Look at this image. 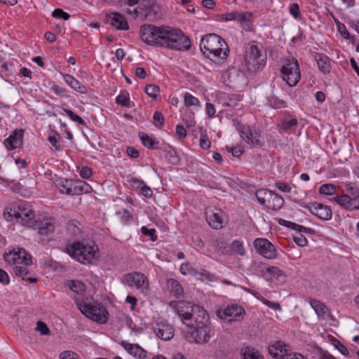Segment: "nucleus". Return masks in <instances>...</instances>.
Masks as SVG:
<instances>
[{"mask_svg": "<svg viewBox=\"0 0 359 359\" xmlns=\"http://www.w3.org/2000/svg\"><path fill=\"white\" fill-rule=\"evenodd\" d=\"M4 216L8 221L15 218L18 223L37 229L41 243L43 245L50 240L55 230V224L51 218L45 217L36 219L35 212L29 208L13 205L5 208Z\"/></svg>", "mask_w": 359, "mask_h": 359, "instance_id": "nucleus-1", "label": "nucleus"}, {"mask_svg": "<svg viewBox=\"0 0 359 359\" xmlns=\"http://www.w3.org/2000/svg\"><path fill=\"white\" fill-rule=\"evenodd\" d=\"M200 48L203 55L217 65H221L227 60L229 52L228 45L217 34L204 36L201 40Z\"/></svg>", "mask_w": 359, "mask_h": 359, "instance_id": "nucleus-2", "label": "nucleus"}, {"mask_svg": "<svg viewBox=\"0 0 359 359\" xmlns=\"http://www.w3.org/2000/svg\"><path fill=\"white\" fill-rule=\"evenodd\" d=\"M184 306H178L176 313L182 323L188 327H196L210 325L207 311L198 305L190 306L189 304L180 303Z\"/></svg>", "mask_w": 359, "mask_h": 359, "instance_id": "nucleus-3", "label": "nucleus"}, {"mask_svg": "<svg viewBox=\"0 0 359 359\" xmlns=\"http://www.w3.org/2000/svg\"><path fill=\"white\" fill-rule=\"evenodd\" d=\"M158 46L175 50H188L191 41L182 30L168 26H162Z\"/></svg>", "mask_w": 359, "mask_h": 359, "instance_id": "nucleus-4", "label": "nucleus"}, {"mask_svg": "<svg viewBox=\"0 0 359 359\" xmlns=\"http://www.w3.org/2000/svg\"><path fill=\"white\" fill-rule=\"evenodd\" d=\"M98 247L94 243L74 242L68 244L65 252L83 264L91 263L98 257Z\"/></svg>", "mask_w": 359, "mask_h": 359, "instance_id": "nucleus-5", "label": "nucleus"}, {"mask_svg": "<svg viewBox=\"0 0 359 359\" xmlns=\"http://www.w3.org/2000/svg\"><path fill=\"white\" fill-rule=\"evenodd\" d=\"M266 58L262 45L256 41L248 43L245 56V66L248 72L255 73L262 69L265 66Z\"/></svg>", "mask_w": 359, "mask_h": 359, "instance_id": "nucleus-6", "label": "nucleus"}, {"mask_svg": "<svg viewBox=\"0 0 359 359\" xmlns=\"http://www.w3.org/2000/svg\"><path fill=\"white\" fill-rule=\"evenodd\" d=\"M234 126L249 148H261L264 146V137L259 129L253 126L244 125L238 120L234 121Z\"/></svg>", "mask_w": 359, "mask_h": 359, "instance_id": "nucleus-7", "label": "nucleus"}, {"mask_svg": "<svg viewBox=\"0 0 359 359\" xmlns=\"http://www.w3.org/2000/svg\"><path fill=\"white\" fill-rule=\"evenodd\" d=\"M56 186L61 194L70 196H79L90 193L93 188L90 184L81 180L59 179Z\"/></svg>", "mask_w": 359, "mask_h": 359, "instance_id": "nucleus-8", "label": "nucleus"}, {"mask_svg": "<svg viewBox=\"0 0 359 359\" xmlns=\"http://www.w3.org/2000/svg\"><path fill=\"white\" fill-rule=\"evenodd\" d=\"M280 74L283 81L290 86H295L301 79L299 63L294 57L286 58L281 67Z\"/></svg>", "mask_w": 359, "mask_h": 359, "instance_id": "nucleus-9", "label": "nucleus"}, {"mask_svg": "<svg viewBox=\"0 0 359 359\" xmlns=\"http://www.w3.org/2000/svg\"><path fill=\"white\" fill-rule=\"evenodd\" d=\"M78 307L83 315L97 323L104 324L108 320L109 313L104 306L100 304L81 302L78 304Z\"/></svg>", "mask_w": 359, "mask_h": 359, "instance_id": "nucleus-10", "label": "nucleus"}, {"mask_svg": "<svg viewBox=\"0 0 359 359\" xmlns=\"http://www.w3.org/2000/svg\"><path fill=\"white\" fill-rule=\"evenodd\" d=\"M133 12L134 18H140L148 20H155L161 16L156 0H142Z\"/></svg>", "mask_w": 359, "mask_h": 359, "instance_id": "nucleus-11", "label": "nucleus"}, {"mask_svg": "<svg viewBox=\"0 0 359 359\" xmlns=\"http://www.w3.org/2000/svg\"><path fill=\"white\" fill-rule=\"evenodd\" d=\"M258 202L268 209L277 210L280 209L284 204L283 197L268 189H259L255 193Z\"/></svg>", "mask_w": 359, "mask_h": 359, "instance_id": "nucleus-12", "label": "nucleus"}, {"mask_svg": "<svg viewBox=\"0 0 359 359\" xmlns=\"http://www.w3.org/2000/svg\"><path fill=\"white\" fill-rule=\"evenodd\" d=\"M217 316L226 323L240 321L245 315L244 309L238 304H231L224 308H219L216 311Z\"/></svg>", "mask_w": 359, "mask_h": 359, "instance_id": "nucleus-13", "label": "nucleus"}, {"mask_svg": "<svg viewBox=\"0 0 359 359\" xmlns=\"http://www.w3.org/2000/svg\"><path fill=\"white\" fill-rule=\"evenodd\" d=\"M258 269L262 276L268 281L283 284L286 281L284 272L276 266H269L265 264H259Z\"/></svg>", "mask_w": 359, "mask_h": 359, "instance_id": "nucleus-14", "label": "nucleus"}, {"mask_svg": "<svg viewBox=\"0 0 359 359\" xmlns=\"http://www.w3.org/2000/svg\"><path fill=\"white\" fill-rule=\"evenodd\" d=\"M161 29L162 26L158 27L153 25H144L140 28V38L147 44L158 46Z\"/></svg>", "mask_w": 359, "mask_h": 359, "instance_id": "nucleus-15", "label": "nucleus"}, {"mask_svg": "<svg viewBox=\"0 0 359 359\" xmlns=\"http://www.w3.org/2000/svg\"><path fill=\"white\" fill-rule=\"evenodd\" d=\"M4 257L8 264L15 266L20 264L30 266L32 264L31 255L22 248L13 249L8 253H5Z\"/></svg>", "mask_w": 359, "mask_h": 359, "instance_id": "nucleus-16", "label": "nucleus"}, {"mask_svg": "<svg viewBox=\"0 0 359 359\" xmlns=\"http://www.w3.org/2000/svg\"><path fill=\"white\" fill-rule=\"evenodd\" d=\"M189 328L191 330L188 331L185 335L188 341H194L197 344H203L207 343L210 340V325Z\"/></svg>", "mask_w": 359, "mask_h": 359, "instance_id": "nucleus-17", "label": "nucleus"}, {"mask_svg": "<svg viewBox=\"0 0 359 359\" xmlns=\"http://www.w3.org/2000/svg\"><path fill=\"white\" fill-rule=\"evenodd\" d=\"M279 224L297 231V234L293 236V240L297 245L300 247L307 245V239L301 233H310L313 231L311 229L284 219H280Z\"/></svg>", "mask_w": 359, "mask_h": 359, "instance_id": "nucleus-18", "label": "nucleus"}, {"mask_svg": "<svg viewBox=\"0 0 359 359\" xmlns=\"http://www.w3.org/2000/svg\"><path fill=\"white\" fill-rule=\"evenodd\" d=\"M253 244L257 251L266 259H271L276 257V247L266 238H256Z\"/></svg>", "mask_w": 359, "mask_h": 359, "instance_id": "nucleus-19", "label": "nucleus"}, {"mask_svg": "<svg viewBox=\"0 0 359 359\" xmlns=\"http://www.w3.org/2000/svg\"><path fill=\"white\" fill-rule=\"evenodd\" d=\"M344 209L348 211H354L359 210V194L355 196H348V194H344L341 196H336L332 198Z\"/></svg>", "mask_w": 359, "mask_h": 359, "instance_id": "nucleus-20", "label": "nucleus"}, {"mask_svg": "<svg viewBox=\"0 0 359 359\" xmlns=\"http://www.w3.org/2000/svg\"><path fill=\"white\" fill-rule=\"evenodd\" d=\"M124 281L130 286L137 289L147 288L148 281L147 277L140 272L129 273L124 276Z\"/></svg>", "mask_w": 359, "mask_h": 359, "instance_id": "nucleus-21", "label": "nucleus"}, {"mask_svg": "<svg viewBox=\"0 0 359 359\" xmlns=\"http://www.w3.org/2000/svg\"><path fill=\"white\" fill-rule=\"evenodd\" d=\"M310 212L317 217L323 221H328L332 219V212L327 205L320 203H313L308 206Z\"/></svg>", "mask_w": 359, "mask_h": 359, "instance_id": "nucleus-22", "label": "nucleus"}, {"mask_svg": "<svg viewBox=\"0 0 359 359\" xmlns=\"http://www.w3.org/2000/svg\"><path fill=\"white\" fill-rule=\"evenodd\" d=\"M105 22L116 29L127 30L129 29L125 17L118 13H111L106 15Z\"/></svg>", "mask_w": 359, "mask_h": 359, "instance_id": "nucleus-23", "label": "nucleus"}, {"mask_svg": "<svg viewBox=\"0 0 359 359\" xmlns=\"http://www.w3.org/2000/svg\"><path fill=\"white\" fill-rule=\"evenodd\" d=\"M121 346L131 356L137 359H145L147 358V352L137 344H131L127 341L122 340L120 343Z\"/></svg>", "mask_w": 359, "mask_h": 359, "instance_id": "nucleus-24", "label": "nucleus"}, {"mask_svg": "<svg viewBox=\"0 0 359 359\" xmlns=\"http://www.w3.org/2000/svg\"><path fill=\"white\" fill-rule=\"evenodd\" d=\"M22 130H15L8 138L4 141V144L8 150H13L22 145Z\"/></svg>", "mask_w": 359, "mask_h": 359, "instance_id": "nucleus-25", "label": "nucleus"}, {"mask_svg": "<svg viewBox=\"0 0 359 359\" xmlns=\"http://www.w3.org/2000/svg\"><path fill=\"white\" fill-rule=\"evenodd\" d=\"M155 333L158 337L164 341H168L173 337L174 328L167 323H161L157 324Z\"/></svg>", "mask_w": 359, "mask_h": 359, "instance_id": "nucleus-26", "label": "nucleus"}, {"mask_svg": "<svg viewBox=\"0 0 359 359\" xmlns=\"http://www.w3.org/2000/svg\"><path fill=\"white\" fill-rule=\"evenodd\" d=\"M241 100V96L238 94L222 93L219 97V102L224 107H236Z\"/></svg>", "mask_w": 359, "mask_h": 359, "instance_id": "nucleus-27", "label": "nucleus"}, {"mask_svg": "<svg viewBox=\"0 0 359 359\" xmlns=\"http://www.w3.org/2000/svg\"><path fill=\"white\" fill-rule=\"evenodd\" d=\"M13 271L17 276L20 277L22 280L28 281L29 283H36L37 281L36 278L31 276L32 272L28 270L27 266L25 264L14 266Z\"/></svg>", "mask_w": 359, "mask_h": 359, "instance_id": "nucleus-28", "label": "nucleus"}, {"mask_svg": "<svg viewBox=\"0 0 359 359\" xmlns=\"http://www.w3.org/2000/svg\"><path fill=\"white\" fill-rule=\"evenodd\" d=\"M206 220L208 224L215 229H220L223 226V218L220 211L214 212L212 211L206 212Z\"/></svg>", "mask_w": 359, "mask_h": 359, "instance_id": "nucleus-29", "label": "nucleus"}, {"mask_svg": "<svg viewBox=\"0 0 359 359\" xmlns=\"http://www.w3.org/2000/svg\"><path fill=\"white\" fill-rule=\"evenodd\" d=\"M289 346L281 341H277L269 347V354L276 359H282V356L286 354Z\"/></svg>", "mask_w": 359, "mask_h": 359, "instance_id": "nucleus-30", "label": "nucleus"}, {"mask_svg": "<svg viewBox=\"0 0 359 359\" xmlns=\"http://www.w3.org/2000/svg\"><path fill=\"white\" fill-rule=\"evenodd\" d=\"M315 60L318 69L323 74H329L331 70L330 58L324 54L316 53Z\"/></svg>", "mask_w": 359, "mask_h": 359, "instance_id": "nucleus-31", "label": "nucleus"}, {"mask_svg": "<svg viewBox=\"0 0 359 359\" xmlns=\"http://www.w3.org/2000/svg\"><path fill=\"white\" fill-rule=\"evenodd\" d=\"M81 224L77 220H72L67 224V232L72 238H77L81 236Z\"/></svg>", "mask_w": 359, "mask_h": 359, "instance_id": "nucleus-32", "label": "nucleus"}, {"mask_svg": "<svg viewBox=\"0 0 359 359\" xmlns=\"http://www.w3.org/2000/svg\"><path fill=\"white\" fill-rule=\"evenodd\" d=\"M139 137L142 144L148 149H156L158 148V141L156 140L149 135L142 132L139 133Z\"/></svg>", "mask_w": 359, "mask_h": 359, "instance_id": "nucleus-33", "label": "nucleus"}, {"mask_svg": "<svg viewBox=\"0 0 359 359\" xmlns=\"http://www.w3.org/2000/svg\"><path fill=\"white\" fill-rule=\"evenodd\" d=\"M310 304L316 313L318 318H321L323 319L325 318L327 308L323 303L316 299H311L310 301Z\"/></svg>", "mask_w": 359, "mask_h": 359, "instance_id": "nucleus-34", "label": "nucleus"}, {"mask_svg": "<svg viewBox=\"0 0 359 359\" xmlns=\"http://www.w3.org/2000/svg\"><path fill=\"white\" fill-rule=\"evenodd\" d=\"M241 355L243 359H264L262 355L257 350L250 346L243 348Z\"/></svg>", "mask_w": 359, "mask_h": 359, "instance_id": "nucleus-35", "label": "nucleus"}, {"mask_svg": "<svg viewBox=\"0 0 359 359\" xmlns=\"http://www.w3.org/2000/svg\"><path fill=\"white\" fill-rule=\"evenodd\" d=\"M168 285L171 292L176 297H180L183 294V288L180 283L174 278L168 280Z\"/></svg>", "mask_w": 359, "mask_h": 359, "instance_id": "nucleus-36", "label": "nucleus"}, {"mask_svg": "<svg viewBox=\"0 0 359 359\" xmlns=\"http://www.w3.org/2000/svg\"><path fill=\"white\" fill-rule=\"evenodd\" d=\"M133 185H135L137 188L140 189L141 194H142L145 197L150 198L152 196L153 192L151 189L148 186H147L143 182L137 179H133Z\"/></svg>", "mask_w": 359, "mask_h": 359, "instance_id": "nucleus-37", "label": "nucleus"}, {"mask_svg": "<svg viewBox=\"0 0 359 359\" xmlns=\"http://www.w3.org/2000/svg\"><path fill=\"white\" fill-rule=\"evenodd\" d=\"M164 152L165 153V158L169 161V163L172 164H177L180 161V158L177 154L176 150L168 146L165 149Z\"/></svg>", "mask_w": 359, "mask_h": 359, "instance_id": "nucleus-38", "label": "nucleus"}, {"mask_svg": "<svg viewBox=\"0 0 359 359\" xmlns=\"http://www.w3.org/2000/svg\"><path fill=\"white\" fill-rule=\"evenodd\" d=\"M68 286L71 290L79 294H81L86 291L85 284L78 280H70L68 283Z\"/></svg>", "mask_w": 359, "mask_h": 359, "instance_id": "nucleus-39", "label": "nucleus"}, {"mask_svg": "<svg viewBox=\"0 0 359 359\" xmlns=\"http://www.w3.org/2000/svg\"><path fill=\"white\" fill-rule=\"evenodd\" d=\"M184 105L187 107H200L201 106V102H200L199 100L197 97L193 96L189 93H184Z\"/></svg>", "mask_w": 359, "mask_h": 359, "instance_id": "nucleus-40", "label": "nucleus"}, {"mask_svg": "<svg viewBox=\"0 0 359 359\" xmlns=\"http://www.w3.org/2000/svg\"><path fill=\"white\" fill-rule=\"evenodd\" d=\"M298 123L297 119L296 118L287 119L286 118H283L280 122V128L284 131H290L293 129L294 127L297 126Z\"/></svg>", "mask_w": 359, "mask_h": 359, "instance_id": "nucleus-41", "label": "nucleus"}, {"mask_svg": "<svg viewBox=\"0 0 359 359\" xmlns=\"http://www.w3.org/2000/svg\"><path fill=\"white\" fill-rule=\"evenodd\" d=\"M116 102L122 107H128L130 103L129 93L127 91H121L116 97Z\"/></svg>", "mask_w": 359, "mask_h": 359, "instance_id": "nucleus-42", "label": "nucleus"}, {"mask_svg": "<svg viewBox=\"0 0 359 359\" xmlns=\"http://www.w3.org/2000/svg\"><path fill=\"white\" fill-rule=\"evenodd\" d=\"M230 250L241 256H243L245 254L243 243L238 240H235L231 243L229 251Z\"/></svg>", "mask_w": 359, "mask_h": 359, "instance_id": "nucleus-43", "label": "nucleus"}, {"mask_svg": "<svg viewBox=\"0 0 359 359\" xmlns=\"http://www.w3.org/2000/svg\"><path fill=\"white\" fill-rule=\"evenodd\" d=\"M337 28L341 36L345 39H353L354 37H351L346 27L344 24L340 22L338 20H335Z\"/></svg>", "mask_w": 359, "mask_h": 359, "instance_id": "nucleus-44", "label": "nucleus"}, {"mask_svg": "<svg viewBox=\"0 0 359 359\" xmlns=\"http://www.w3.org/2000/svg\"><path fill=\"white\" fill-rule=\"evenodd\" d=\"M144 91L147 93V95H148L150 97H152L153 99L156 98L160 93V89L158 86L154 84H149L146 86Z\"/></svg>", "mask_w": 359, "mask_h": 359, "instance_id": "nucleus-45", "label": "nucleus"}, {"mask_svg": "<svg viewBox=\"0 0 359 359\" xmlns=\"http://www.w3.org/2000/svg\"><path fill=\"white\" fill-rule=\"evenodd\" d=\"M336 187L331 184H325L320 186L319 193L323 195L331 196L335 194Z\"/></svg>", "mask_w": 359, "mask_h": 359, "instance_id": "nucleus-46", "label": "nucleus"}, {"mask_svg": "<svg viewBox=\"0 0 359 359\" xmlns=\"http://www.w3.org/2000/svg\"><path fill=\"white\" fill-rule=\"evenodd\" d=\"M1 183H4L6 186L11 187L15 192H20L21 189V184L20 182H17L15 180H8L3 177H0Z\"/></svg>", "mask_w": 359, "mask_h": 359, "instance_id": "nucleus-47", "label": "nucleus"}, {"mask_svg": "<svg viewBox=\"0 0 359 359\" xmlns=\"http://www.w3.org/2000/svg\"><path fill=\"white\" fill-rule=\"evenodd\" d=\"M64 111L73 121L81 126H86V122L81 116L74 114L71 109H64Z\"/></svg>", "mask_w": 359, "mask_h": 359, "instance_id": "nucleus-48", "label": "nucleus"}, {"mask_svg": "<svg viewBox=\"0 0 359 359\" xmlns=\"http://www.w3.org/2000/svg\"><path fill=\"white\" fill-rule=\"evenodd\" d=\"M226 149L234 157H239L244 153V148L241 145H236L234 147L226 146Z\"/></svg>", "mask_w": 359, "mask_h": 359, "instance_id": "nucleus-49", "label": "nucleus"}, {"mask_svg": "<svg viewBox=\"0 0 359 359\" xmlns=\"http://www.w3.org/2000/svg\"><path fill=\"white\" fill-rule=\"evenodd\" d=\"M71 88L81 94H86L88 93L87 88L84 85L81 84V82L75 78L72 82V86H71Z\"/></svg>", "mask_w": 359, "mask_h": 359, "instance_id": "nucleus-50", "label": "nucleus"}, {"mask_svg": "<svg viewBox=\"0 0 359 359\" xmlns=\"http://www.w3.org/2000/svg\"><path fill=\"white\" fill-rule=\"evenodd\" d=\"M154 124L158 128H161L164 125V117L160 111H155L153 116Z\"/></svg>", "mask_w": 359, "mask_h": 359, "instance_id": "nucleus-51", "label": "nucleus"}, {"mask_svg": "<svg viewBox=\"0 0 359 359\" xmlns=\"http://www.w3.org/2000/svg\"><path fill=\"white\" fill-rule=\"evenodd\" d=\"M236 20L239 22L241 24L245 23L249 20H252V13L250 12L238 13L236 12Z\"/></svg>", "mask_w": 359, "mask_h": 359, "instance_id": "nucleus-52", "label": "nucleus"}, {"mask_svg": "<svg viewBox=\"0 0 359 359\" xmlns=\"http://www.w3.org/2000/svg\"><path fill=\"white\" fill-rule=\"evenodd\" d=\"M52 16L55 18H62L64 20H68L70 18V15L61 8H55L52 12Z\"/></svg>", "mask_w": 359, "mask_h": 359, "instance_id": "nucleus-53", "label": "nucleus"}, {"mask_svg": "<svg viewBox=\"0 0 359 359\" xmlns=\"http://www.w3.org/2000/svg\"><path fill=\"white\" fill-rule=\"evenodd\" d=\"M141 232L144 235L149 236L152 241H156L158 239V237L156 234V230L154 229H148L146 226H142L141 228Z\"/></svg>", "mask_w": 359, "mask_h": 359, "instance_id": "nucleus-54", "label": "nucleus"}, {"mask_svg": "<svg viewBox=\"0 0 359 359\" xmlns=\"http://www.w3.org/2000/svg\"><path fill=\"white\" fill-rule=\"evenodd\" d=\"M36 330L37 331L40 332V333L42 335H49L50 334V330H49L48 327L47 326V325L45 323H43L41 320L37 322Z\"/></svg>", "mask_w": 359, "mask_h": 359, "instance_id": "nucleus-55", "label": "nucleus"}, {"mask_svg": "<svg viewBox=\"0 0 359 359\" xmlns=\"http://www.w3.org/2000/svg\"><path fill=\"white\" fill-rule=\"evenodd\" d=\"M346 190L349 193L348 196H355L359 194V187L353 183H347L345 184Z\"/></svg>", "mask_w": 359, "mask_h": 359, "instance_id": "nucleus-56", "label": "nucleus"}, {"mask_svg": "<svg viewBox=\"0 0 359 359\" xmlns=\"http://www.w3.org/2000/svg\"><path fill=\"white\" fill-rule=\"evenodd\" d=\"M289 12L291 14V15L294 19H299L300 18V11H299V6L297 4L293 3L290 5L289 7Z\"/></svg>", "mask_w": 359, "mask_h": 359, "instance_id": "nucleus-57", "label": "nucleus"}, {"mask_svg": "<svg viewBox=\"0 0 359 359\" xmlns=\"http://www.w3.org/2000/svg\"><path fill=\"white\" fill-rule=\"evenodd\" d=\"M334 347L344 355L348 356L349 355V351L347 348L343 345L339 341L335 340L334 341Z\"/></svg>", "mask_w": 359, "mask_h": 359, "instance_id": "nucleus-58", "label": "nucleus"}, {"mask_svg": "<svg viewBox=\"0 0 359 359\" xmlns=\"http://www.w3.org/2000/svg\"><path fill=\"white\" fill-rule=\"evenodd\" d=\"M60 140V135L58 133H55L54 135L48 137V141L52 144L53 147L55 148V149L59 150L60 149V146L58 144Z\"/></svg>", "mask_w": 359, "mask_h": 359, "instance_id": "nucleus-59", "label": "nucleus"}, {"mask_svg": "<svg viewBox=\"0 0 359 359\" xmlns=\"http://www.w3.org/2000/svg\"><path fill=\"white\" fill-rule=\"evenodd\" d=\"M275 186L283 192L289 193L291 191V187L287 183L278 182H276Z\"/></svg>", "mask_w": 359, "mask_h": 359, "instance_id": "nucleus-60", "label": "nucleus"}, {"mask_svg": "<svg viewBox=\"0 0 359 359\" xmlns=\"http://www.w3.org/2000/svg\"><path fill=\"white\" fill-rule=\"evenodd\" d=\"M236 12H231V13H224L219 15V18L222 20L224 21H231V20H236Z\"/></svg>", "mask_w": 359, "mask_h": 359, "instance_id": "nucleus-61", "label": "nucleus"}, {"mask_svg": "<svg viewBox=\"0 0 359 359\" xmlns=\"http://www.w3.org/2000/svg\"><path fill=\"white\" fill-rule=\"evenodd\" d=\"M211 144L210 141L206 135H202L200 138V146L203 149H208Z\"/></svg>", "mask_w": 359, "mask_h": 359, "instance_id": "nucleus-62", "label": "nucleus"}, {"mask_svg": "<svg viewBox=\"0 0 359 359\" xmlns=\"http://www.w3.org/2000/svg\"><path fill=\"white\" fill-rule=\"evenodd\" d=\"M282 359H307L303 355L297 353H287L282 356Z\"/></svg>", "mask_w": 359, "mask_h": 359, "instance_id": "nucleus-63", "label": "nucleus"}, {"mask_svg": "<svg viewBox=\"0 0 359 359\" xmlns=\"http://www.w3.org/2000/svg\"><path fill=\"white\" fill-rule=\"evenodd\" d=\"M60 359H78V356L72 351H64L60 355Z\"/></svg>", "mask_w": 359, "mask_h": 359, "instance_id": "nucleus-64", "label": "nucleus"}]
</instances>
